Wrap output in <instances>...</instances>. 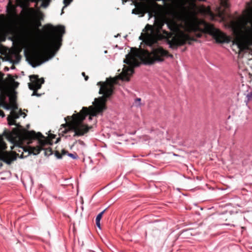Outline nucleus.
Here are the masks:
<instances>
[{"label":"nucleus","mask_w":252,"mask_h":252,"mask_svg":"<svg viewBox=\"0 0 252 252\" xmlns=\"http://www.w3.org/2000/svg\"><path fill=\"white\" fill-rule=\"evenodd\" d=\"M45 27L48 32V40L43 43L42 50L44 53L51 52L54 55L62 45L65 27L60 25L55 27L51 25H47Z\"/></svg>","instance_id":"obj_5"},{"label":"nucleus","mask_w":252,"mask_h":252,"mask_svg":"<svg viewBox=\"0 0 252 252\" xmlns=\"http://www.w3.org/2000/svg\"><path fill=\"white\" fill-rule=\"evenodd\" d=\"M166 24L168 29L171 31L170 32L162 30L164 22L161 20L156 21L155 27L147 25L145 29L149 32L146 34V42L152 45L158 44V41L166 39L169 47L174 49L190 40V36L182 31L177 23L171 22Z\"/></svg>","instance_id":"obj_3"},{"label":"nucleus","mask_w":252,"mask_h":252,"mask_svg":"<svg viewBox=\"0 0 252 252\" xmlns=\"http://www.w3.org/2000/svg\"><path fill=\"white\" fill-rule=\"evenodd\" d=\"M7 148L6 144L0 136V160H2L7 164H10L12 162L16 159V154L12 152L3 151Z\"/></svg>","instance_id":"obj_11"},{"label":"nucleus","mask_w":252,"mask_h":252,"mask_svg":"<svg viewBox=\"0 0 252 252\" xmlns=\"http://www.w3.org/2000/svg\"><path fill=\"white\" fill-rule=\"evenodd\" d=\"M96 224L98 228L100 229V221H96Z\"/></svg>","instance_id":"obj_27"},{"label":"nucleus","mask_w":252,"mask_h":252,"mask_svg":"<svg viewBox=\"0 0 252 252\" xmlns=\"http://www.w3.org/2000/svg\"><path fill=\"white\" fill-rule=\"evenodd\" d=\"M117 79H107L104 82H99L97 85L100 86L99 94L103 95L98 98H95L93 104L94 107L91 106L89 110L86 107H83L80 113L74 114L67 118L71 120L69 122H66L64 124L61 125L59 129V134L63 135L68 133H73V137H80L84 135L92 128L83 121L88 115H90L89 120H92V116H95L98 114L102 113L106 109L105 103L107 98L110 97L113 94L114 84L116 83ZM66 121V118H64Z\"/></svg>","instance_id":"obj_1"},{"label":"nucleus","mask_w":252,"mask_h":252,"mask_svg":"<svg viewBox=\"0 0 252 252\" xmlns=\"http://www.w3.org/2000/svg\"><path fill=\"white\" fill-rule=\"evenodd\" d=\"M43 62H40V63H38V64H37V65H40V64H41V63H43ZM31 65H32V67H34L35 66H36V65H33V64H32V63H31Z\"/></svg>","instance_id":"obj_29"},{"label":"nucleus","mask_w":252,"mask_h":252,"mask_svg":"<svg viewBox=\"0 0 252 252\" xmlns=\"http://www.w3.org/2000/svg\"><path fill=\"white\" fill-rule=\"evenodd\" d=\"M16 8V6L12 4L11 2H9L7 6L6 11L12 19H16L18 18Z\"/></svg>","instance_id":"obj_14"},{"label":"nucleus","mask_w":252,"mask_h":252,"mask_svg":"<svg viewBox=\"0 0 252 252\" xmlns=\"http://www.w3.org/2000/svg\"><path fill=\"white\" fill-rule=\"evenodd\" d=\"M201 33H198V34H197V36H198V37H200V36H201Z\"/></svg>","instance_id":"obj_33"},{"label":"nucleus","mask_w":252,"mask_h":252,"mask_svg":"<svg viewBox=\"0 0 252 252\" xmlns=\"http://www.w3.org/2000/svg\"><path fill=\"white\" fill-rule=\"evenodd\" d=\"M146 32L142 33L139 37V39L142 40L145 44L151 47L152 51L150 52L147 50L143 49H131L130 52L126 55V59L124 60V63L128 64L129 66L124 65V68L122 73L116 78L113 79H117L116 83L118 79H121L122 81H128L130 76L133 73V67L139 65L138 60H141L145 64H152L156 62H162L164 61V58L165 57H173L172 55H169L167 51L164 50L161 47H157L158 44H152L150 45L146 41V34L149 32V31L145 30ZM112 79L110 78L109 79Z\"/></svg>","instance_id":"obj_2"},{"label":"nucleus","mask_w":252,"mask_h":252,"mask_svg":"<svg viewBox=\"0 0 252 252\" xmlns=\"http://www.w3.org/2000/svg\"><path fill=\"white\" fill-rule=\"evenodd\" d=\"M49 4V0L43 1L41 4V6L43 7H47Z\"/></svg>","instance_id":"obj_21"},{"label":"nucleus","mask_w":252,"mask_h":252,"mask_svg":"<svg viewBox=\"0 0 252 252\" xmlns=\"http://www.w3.org/2000/svg\"><path fill=\"white\" fill-rule=\"evenodd\" d=\"M68 156L71 158L73 159H76L77 158V156L76 155H74L71 153H69L67 154Z\"/></svg>","instance_id":"obj_23"},{"label":"nucleus","mask_w":252,"mask_h":252,"mask_svg":"<svg viewBox=\"0 0 252 252\" xmlns=\"http://www.w3.org/2000/svg\"><path fill=\"white\" fill-rule=\"evenodd\" d=\"M9 100L10 104H7L5 101V97L4 96L0 95V107L2 106L6 110L11 109V114L10 116L7 118V120L9 122L10 125H14V119L18 118L20 116L24 115V117L26 116L25 113H23L21 110L19 111V114L16 112V110L18 109L17 106L15 103V98L14 95H12L9 97ZM0 116L3 118L5 115L3 112L0 110Z\"/></svg>","instance_id":"obj_6"},{"label":"nucleus","mask_w":252,"mask_h":252,"mask_svg":"<svg viewBox=\"0 0 252 252\" xmlns=\"http://www.w3.org/2000/svg\"><path fill=\"white\" fill-rule=\"evenodd\" d=\"M54 154L58 159H61L62 158V155H61L58 151H56Z\"/></svg>","instance_id":"obj_22"},{"label":"nucleus","mask_w":252,"mask_h":252,"mask_svg":"<svg viewBox=\"0 0 252 252\" xmlns=\"http://www.w3.org/2000/svg\"><path fill=\"white\" fill-rule=\"evenodd\" d=\"M22 12H24L26 20L29 22L37 28L41 26L40 21L43 20L44 14L39 10H36L33 8H27L23 9Z\"/></svg>","instance_id":"obj_10"},{"label":"nucleus","mask_w":252,"mask_h":252,"mask_svg":"<svg viewBox=\"0 0 252 252\" xmlns=\"http://www.w3.org/2000/svg\"><path fill=\"white\" fill-rule=\"evenodd\" d=\"M101 218L102 217H101L100 215H98V214L97 216H96L95 221H100Z\"/></svg>","instance_id":"obj_24"},{"label":"nucleus","mask_w":252,"mask_h":252,"mask_svg":"<svg viewBox=\"0 0 252 252\" xmlns=\"http://www.w3.org/2000/svg\"><path fill=\"white\" fill-rule=\"evenodd\" d=\"M42 150H44V154L46 156H49L53 154V151L50 147H48L47 148H44L43 147V149H42Z\"/></svg>","instance_id":"obj_17"},{"label":"nucleus","mask_w":252,"mask_h":252,"mask_svg":"<svg viewBox=\"0 0 252 252\" xmlns=\"http://www.w3.org/2000/svg\"><path fill=\"white\" fill-rule=\"evenodd\" d=\"M247 97V100H245V102L246 104L247 105L249 101L252 100V91L250 92V93H248V94L246 95Z\"/></svg>","instance_id":"obj_20"},{"label":"nucleus","mask_w":252,"mask_h":252,"mask_svg":"<svg viewBox=\"0 0 252 252\" xmlns=\"http://www.w3.org/2000/svg\"><path fill=\"white\" fill-rule=\"evenodd\" d=\"M219 0L220 5L216 7L215 13H214L209 7L205 9L206 14L211 20H218L217 18H219L221 21L224 18L225 9L229 6L228 0Z\"/></svg>","instance_id":"obj_9"},{"label":"nucleus","mask_w":252,"mask_h":252,"mask_svg":"<svg viewBox=\"0 0 252 252\" xmlns=\"http://www.w3.org/2000/svg\"><path fill=\"white\" fill-rule=\"evenodd\" d=\"M247 14L232 23L234 38H252V0L247 2Z\"/></svg>","instance_id":"obj_4"},{"label":"nucleus","mask_w":252,"mask_h":252,"mask_svg":"<svg viewBox=\"0 0 252 252\" xmlns=\"http://www.w3.org/2000/svg\"><path fill=\"white\" fill-rule=\"evenodd\" d=\"M38 77V75H36L30 76V80L32 83H29V88L30 90L33 91L32 96H40V94H37L36 91L41 88L42 84L44 83L43 78L39 79Z\"/></svg>","instance_id":"obj_12"},{"label":"nucleus","mask_w":252,"mask_h":252,"mask_svg":"<svg viewBox=\"0 0 252 252\" xmlns=\"http://www.w3.org/2000/svg\"><path fill=\"white\" fill-rule=\"evenodd\" d=\"M107 210V208L105 209L104 210H103L102 212H101L99 214H98V215H100L101 217L102 216L104 213L105 212V211Z\"/></svg>","instance_id":"obj_26"},{"label":"nucleus","mask_w":252,"mask_h":252,"mask_svg":"<svg viewBox=\"0 0 252 252\" xmlns=\"http://www.w3.org/2000/svg\"><path fill=\"white\" fill-rule=\"evenodd\" d=\"M23 136L25 139L30 140L33 138H38L43 137L40 132L36 133L34 131L25 130L23 133Z\"/></svg>","instance_id":"obj_13"},{"label":"nucleus","mask_w":252,"mask_h":252,"mask_svg":"<svg viewBox=\"0 0 252 252\" xmlns=\"http://www.w3.org/2000/svg\"><path fill=\"white\" fill-rule=\"evenodd\" d=\"M72 1V0H63V2L64 4V6L62 8L61 14H63V13L64 8H65L67 6H68Z\"/></svg>","instance_id":"obj_19"},{"label":"nucleus","mask_w":252,"mask_h":252,"mask_svg":"<svg viewBox=\"0 0 252 252\" xmlns=\"http://www.w3.org/2000/svg\"><path fill=\"white\" fill-rule=\"evenodd\" d=\"M123 4H124L125 2H126L127 0H122Z\"/></svg>","instance_id":"obj_31"},{"label":"nucleus","mask_w":252,"mask_h":252,"mask_svg":"<svg viewBox=\"0 0 252 252\" xmlns=\"http://www.w3.org/2000/svg\"><path fill=\"white\" fill-rule=\"evenodd\" d=\"M67 154V152L65 151L64 150H63L62 151V154L61 155H62V156H63V155H65Z\"/></svg>","instance_id":"obj_28"},{"label":"nucleus","mask_w":252,"mask_h":252,"mask_svg":"<svg viewBox=\"0 0 252 252\" xmlns=\"http://www.w3.org/2000/svg\"><path fill=\"white\" fill-rule=\"evenodd\" d=\"M203 32L213 36L217 42L228 43L229 38L220 30L216 29L213 25L203 22Z\"/></svg>","instance_id":"obj_8"},{"label":"nucleus","mask_w":252,"mask_h":252,"mask_svg":"<svg viewBox=\"0 0 252 252\" xmlns=\"http://www.w3.org/2000/svg\"><path fill=\"white\" fill-rule=\"evenodd\" d=\"M88 78H89V77H88V76H85V80L86 81L88 80Z\"/></svg>","instance_id":"obj_30"},{"label":"nucleus","mask_w":252,"mask_h":252,"mask_svg":"<svg viewBox=\"0 0 252 252\" xmlns=\"http://www.w3.org/2000/svg\"><path fill=\"white\" fill-rule=\"evenodd\" d=\"M194 29H195V30L199 29V27H198V26H195V27H194Z\"/></svg>","instance_id":"obj_32"},{"label":"nucleus","mask_w":252,"mask_h":252,"mask_svg":"<svg viewBox=\"0 0 252 252\" xmlns=\"http://www.w3.org/2000/svg\"><path fill=\"white\" fill-rule=\"evenodd\" d=\"M141 99L140 98H136L135 100H134V103H133V105L137 107H140L141 106Z\"/></svg>","instance_id":"obj_18"},{"label":"nucleus","mask_w":252,"mask_h":252,"mask_svg":"<svg viewBox=\"0 0 252 252\" xmlns=\"http://www.w3.org/2000/svg\"><path fill=\"white\" fill-rule=\"evenodd\" d=\"M107 210V208L105 209L104 210H103L102 212H101L99 214H98V215H100L101 217L102 216L104 213L105 212V211Z\"/></svg>","instance_id":"obj_25"},{"label":"nucleus","mask_w":252,"mask_h":252,"mask_svg":"<svg viewBox=\"0 0 252 252\" xmlns=\"http://www.w3.org/2000/svg\"><path fill=\"white\" fill-rule=\"evenodd\" d=\"M82 75L84 77L86 76L85 73L84 72H82Z\"/></svg>","instance_id":"obj_34"},{"label":"nucleus","mask_w":252,"mask_h":252,"mask_svg":"<svg viewBox=\"0 0 252 252\" xmlns=\"http://www.w3.org/2000/svg\"><path fill=\"white\" fill-rule=\"evenodd\" d=\"M21 57L18 53L13 52L9 57L8 60L13 64H18L20 60Z\"/></svg>","instance_id":"obj_16"},{"label":"nucleus","mask_w":252,"mask_h":252,"mask_svg":"<svg viewBox=\"0 0 252 252\" xmlns=\"http://www.w3.org/2000/svg\"><path fill=\"white\" fill-rule=\"evenodd\" d=\"M136 6V8L132 11V14H142L143 16L145 13H148L150 18L154 14H157L162 9V6L155 2L139 3Z\"/></svg>","instance_id":"obj_7"},{"label":"nucleus","mask_w":252,"mask_h":252,"mask_svg":"<svg viewBox=\"0 0 252 252\" xmlns=\"http://www.w3.org/2000/svg\"><path fill=\"white\" fill-rule=\"evenodd\" d=\"M48 141L45 140L39 139L38 143L39 145L36 147H31V150L32 151L33 154L34 155H38L41 151L43 149V147L47 144Z\"/></svg>","instance_id":"obj_15"}]
</instances>
